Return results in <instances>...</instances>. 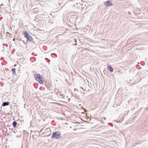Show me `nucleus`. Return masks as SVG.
<instances>
[{
  "mask_svg": "<svg viewBox=\"0 0 148 148\" xmlns=\"http://www.w3.org/2000/svg\"><path fill=\"white\" fill-rule=\"evenodd\" d=\"M51 137L55 139H60L62 137L61 134L59 131L54 132L53 133Z\"/></svg>",
  "mask_w": 148,
  "mask_h": 148,
  "instance_id": "1",
  "label": "nucleus"
},
{
  "mask_svg": "<svg viewBox=\"0 0 148 148\" xmlns=\"http://www.w3.org/2000/svg\"><path fill=\"white\" fill-rule=\"evenodd\" d=\"M10 104V102H3L2 104V106H8Z\"/></svg>",
  "mask_w": 148,
  "mask_h": 148,
  "instance_id": "7",
  "label": "nucleus"
},
{
  "mask_svg": "<svg viewBox=\"0 0 148 148\" xmlns=\"http://www.w3.org/2000/svg\"><path fill=\"white\" fill-rule=\"evenodd\" d=\"M106 119V118L104 117H103L102 118V120L103 121V120H105Z\"/></svg>",
  "mask_w": 148,
  "mask_h": 148,
  "instance_id": "10",
  "label": "nucleus"
},
{
  "mask_svg": "<svg viewBox=\"0 0 148 148\" xmlns=\"http://www.w3.org/2000/svg\"><path fill=\"white\" fill-rule=\"evenodd\" d=\"M107 69L108 71H109L110 72H112L113 71V69L110 65L108 66Z\"/></svg>",
  "mask_w": 148,
  "mask_h": 148,
  "instance_id": "6",
  "label": "nucleus"
},
{
  "mask_svg": "<svg viewBox=\"0 0 148 148\" xmlns=\"http://www.w3.org/2000/svg\"><path fill=\"white\" fill-rule=\"evenodd\" d=\"M105 4L108 7L113 5L111 1L109 0H108L106 1L105 3Z\"/></svg>",
  "mask_w": 148,
  "mask_h": 148,
  "instance_id": "4",
  "label": "nucleus"
},
{
  "mask_svg": "<svg viewBox=\"0 0 148 148\" xmlns=\"http://www.w3.org/2000/svg\"><path fill=\"white\" fill-rule=\"evenodd\" d=\"M58 97L60 98H63L64 97V94L61 92H59L58 93Z\"/></svg>",
  "mask_w": 148,
  "mask_h": 148,
  "instance_id": "5",
  "label": "nucleus"
},
{
  "mask_svg": "<svg viewBox=\"0 0 148 148\" xmlns=\"http://www.w3.org/2000/svg\"><path fill=\"white\" fill-rule=\"evenodd\" d=\"M12 124L14 127H16V125L17 124V123L16 121H14L13 122Z\"/></svg>",
  "mask_w": 148,
  "mask_h": 148,
  "instance_id": "8",
  "label": "nucleus"
},
{
  "mask_svg": "<svg viewBox=\"0 0 148 148\" xmlns=\"http://www.w3.org/2000/svg\"><path fill=\"white\" fill-rule=\"evenodd\" d=\"M15 70H16V69L14 68H13L12 69V73L14 74H16Z\"/></svg>",
  "mask_w": 148,
  "mask_h": 148,
  "instance_id": "9",
  "label": "nucleus"
},
{
  "mask_svg": "<svg viewBox=\"0 0 148 148\" xmlns=\"http://www.w3.org/2000/svg\"><path fill=\"white\" fill-rule=\"evenodd\" d=\"M23 35L26 38L27 40L29 41L33 40L32 37L29 35L27 31H25L24 32Z\"/></svg>",
  "mask_w": 148,
  "mask_h": 148,
  "instance_id": "3",
  "label": "nucleus"
},
{
  "mask_svg": "<svg viewBox=\"0 0 148 148\" xmlns=\"http://www.w3.org/2000/svg\"><path fill=\"white\" fill-rule=\"evenodd\" d=\"M34 77L36 80L40 84H42L43 83V78L42 76L39 74H36L34 75Z\"/></svg>",
  "mask_w": 148,
  "mask_h": 148,
  "instance_id": "2",
  "label": "nucleus"
}]
</instances>
